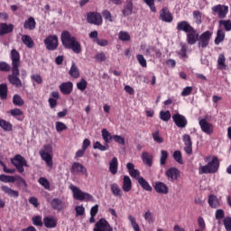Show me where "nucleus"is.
Masks as SVG:
<instances>
[{"label":"nucleus","mask_w":231,"mask_h":231,"mask_svg":"<svg viewBox=\"0 0 231 231\" xmlns=\"http://www.w3.org/2000/svg\"><path fill=\"white\" fill-rule=\"evenodd\" d=\"M10 59L12 60V67L5 61H0V71L4 73L11 71V74L7 77L10 84L15 86V88H23V81L19 78L21 75V71L19 70L21 66V54L17 50L13 49L10 53Z\"/></svg>","instance_id":"f257e3e1"},{"label":"nucleus","mask_w":231,"mask_h":231,"mask_svg":"<svg viewBox=\"0 0 231 231\" xmlns=\"http://www.w3.org/2000/svg\"><path fill=\"white\" fill-rule=\"evenodd\" d=\"M61 42L66 50H72L75 53H82V45L77 41V37L72 36L69 31L61 32Z\"/></svg>","instance_id":"f03ea898"},{"label":"nucleus","mask_w":231,"mask_h":231,"mask_svg":"<svg viewBox=\"0 0 231 231\" xmlns=\"http://www.w3.org/2000/svg\"><path fill=\"white\" fill-rule=\"evenodd\" d=\"M205 162H208V164L199 167V174H216L219 171V159L216 156L205 157Z\"/></svg>","instance_id":"7ed1b4c3"},{"label":"nucleus","mask_w":231,"mask_h":231,"mask_svg":"<svg viewBox=\"0 0 231 231\" xmlns=\"http://www.w3.org/2000/svg\"><path fill=\"white\" fill-rule=\"evenodd\" d=\"M51 152H53V148H51V144H45L43 148L40 151V156L42 160L45 162L49 169L53 168V156L51 155Z\"/></svg>","instance_id":"20e7f679"},{"label":"nucleus","mask_w":231,"mask_h":231,"mask_svg":"<svg viewBox=\"0 0 231 231\" xmlns=\"http://www.w3.org/2000/svg\"><path fill=\"white\" fill-rule=\"evenodd\" d=\"M69 189H71L74 199H77V201H93V195L81 191L77 186L71 184Z\"/></svg>","instance_id":"39448f33"},{"label":"nucleus","mask_w":231,"mask_h":231,"mask_svg":"<svg viewBox=\"0 0 231 231\" xmlns=\"http://www.w3.org/2000/svg\"><path fill=\"white\" fill-rule=\"evenodd\" d=\"M11 163L20 174H24V167H30L26 159L21 154L14 155V157L11 159Z\"/></svg>","instance_id":"423d86ee"},{"label":"nucleus","mask_w":231,"mask_h":231,"mask_svg":"<svg viewBox=\"0 0 231 231\" xmlns=\"http://www.w3.org/2000/svg\"><path fill=\"white\" fill-rule=\"evenodd\" d=\"M210 39H212V32L210 31L204 32L198 38V47L205 50L210 44Z\"/></svg>","instance_id":"0eeeda50"},{"label":"nucleus","mask_w":231,"mask_h":231,"mask_svg":"<svg viewBox=\"0 0 231 231\" xmlns=\"http://www.w3.org/2000/svg\"><path fill=\"white\" fill-rule=\"evenodd\" d=\"M45 48L50 51H55L59 48V37L57 35H49L44 40Z\"/></svg>","instance_id":"6e6552de"},{"label":"nucleus","mask_w":231,"mask_h":231,"mask_svg":"<svg viewBox=\"0 0 231 231\" xmlns=\"http://www.w3.org/2000/svg\"><path fill=\"white\" fill-rule=\"evenodd\" d=\"M211 10L214 15H218L219 19H225L228 14V6L221 4L214 5Z\"/></svg>","instance_id":"1a4fd4ad"},{"label":"nucleus","mask_w":231,"mask_h":231,"mask_svg":"<svg viewBox=\"0 0 231 231\" xmlns=\"http://www.w3.org/2000/svg\"><path fill=\"white\" fill-rule=\"evenodd\" d=\"M93 231H113V226L106 218H100L96 222Z\"/></svg>","instance_id":"9d476101"},{"label":"nucleus","mask_w":231,"mask_h":231,"mask_svg":"<svg viewBox=\"0 0 231 231\" xmlns=\"http://www.w3.org/2000/svg\"><path fill=\"white\" fill-rule=\"evenodd\" d=\"M172 121L174 122L175 125H177V127H180V129H183L185 127H187L189 121H187V117H185V116L177 113L174 114L172 116Z\"/></svg>","instance_id":"9b49d317"},{"label":"nucleus","mask_w":231,"mask_h":231,"mask_svg":"<svg viewBox=\"0 0 231 231\" xmlns=\"http://www.w3.org/2000/svg\"><path fill=\"white\" fill-rule=\"evenodd\" d=\"M87 20L88 23L90 24H96V26H100V24H102V15L98 13H88Z\"/></svg>","instance_id":"f8f14e48"},{"label":"nucleus","mask_w":231,"mask_h":231,"mask_svg":"<svg viewBox=\"0 0 231 231\" xmlns=\"http://www.w3.org/2000/svg\"><path fill=\"white\" fill-rule=\"evenodd\" d=\"M159 19L163 23H172V21H174V16H172V14H171V11H169V8L163 7L160 11Z\"/></svg>","instance_id":"ddd939ff"},{"label":"nucleus","mask_w":231,"mask_h":231,"mask_svg":"<svg viewBox=\"0 0 231 231\" xmlns=\"http://www.w3.org/2000/svg\"><path fill=\"white\" fill-rule=\"evenodd\" d=\"M200 125V129L206 134H214V125L207 121V119H200L199 122Z\"/></svg>","instance_id":"4468645a"},{"label":"nucleus","mask_w":231,"mask_h":231,"mask_svg":"<svg viewBox=\"0 0 231 231\" xmlns=\"http://www.w3.org/2000/svg\"><path fill=\"white\" fill-rule=\"evenodd\" d=\"M187 33V42L190 46L196 44L198 42V39H199V33H198V31L194 29V27Z\"/></svg>","instance_id":"2eb2a0df"},{"label":"nucleus","mask_w":231,"mask_h":231,"mask_svg":"<svg viewBox=\"0 0 231 231\" xmlns=\"http://www.w3.org/2000/svg\"><path fill=\"white\" fill-rule=\"evenodd\" d=\"M166 178L169 181H176L180 178V170L176 167L169 168L166 171Z\"/></svg>","instance_id":"dca6fc26"},{"label":"nucleus","mask_w":231,"mask_h":231,"mask_svg":"<svg viewBox=\"0 0 231 231\" xmlns=\"http://www.w3.org/2000/svg\"><path fill=\"white\" fill-rule=\"evenodd\" d=\"M51 207L53 210H56L57 212H62V210L66 208V204H64L62 199L55 198L51 201Z\"/></svg>","instance_id":"f3484780"},{"label":"nucleus","mask_w":231,"mask_h":231,"mask_svg":"<svg viewBox=\"0 0 231 231\" xmlns=\"http://www.w3.org/2000/svg\"><path fill=\"white\" fill-rule=\"evenodd\" d=\"M71 174H88V169L80 162H73L70 168Z\"/></svg>","instance_id":"a211bd4d"},{"label":"nucleus","mask_w":231,"mask_h":231,"mask_svg":"<svg viewBox=\"0 0 231 231\" xmlns=\"http://www.w3.org/2000/svg\"><path fill=\"white\" fill-rule=\"evenodd\" d=\"M182 142L185 145L184 151L186 154H192V138H190L189 134H183Z\"/></svg>","instance_id":"6ab92c4d"},{"label":"nucleus","mask_w":231,"mask_h":231,"mask_svg":"<svg viewBox=\"0 0 231 231\" xmlns=\"http://www.w3.org/2000/svg\"><path fill=\"white\" fill-rule=\"evenodd\" d=\"M153 189L157 194H169V186L162 181H156Z\"/></svg>","instance_id":"aec40b11"},{"label":"nucleus","mask_w":231,"mask_h":231,"mask_svg":"<svg viewBox=\"0 0 231 231\" xmlns=\"http://www.w3.org/2000/svg\"><path fill=\"white\" fill-rule=\"evenodd\" d=\"M194 27L190 25V23L188 21H180L177 23L176 30L177 32H184V33H188Z\"/></svg>","instance_id":"412c9836"},{"label":"nucleus","mask_w":231,"mask_h":231,"mask_svg":"<svg viewBox=\"0 0 231 231\" xmlns=\"http://www.w3.org/2000/svg\"><path fill=\"white\" fill-rule=\"evenodd\" d=\"M60 91L63 95H71L73 91V83L71 81L64 82L60 85Z\"/></svg>","instance_id":"4be33fe9"},{"label":"nucleus","mask_w":231,"mask_h":231,"mask_svg":"<svg viewBox=\"0 0 231 231\" xmlns=\"http://www.w3.org/2000/svg\"><path fill=\"white\" fill-rule=\"evenodd\" d=\"M43 225L46 228H56L57 219L53 217H45L43 218Z\"/></svg>","instance_id":"5701e85b"},{"label":"nucleus","mask_w":231,"mask_h":231,"mask_svg":"<svg viewBox=\"0 0 231 231\" xmlns=\"http://www.w3.org/2000/svg\"><path fill=\"white\" fill-rule=\"evenodd\" d=\"M14 32V24H7L6 23H0V35H6Z\"/></svg>","instance_id":"b1692460"},{"label":"nucleus","mask_w":231,"mask_h":231,"mask_svg":"<svg viewBox=\"0 0 231 231\" xmlns=\"http://www.w3.org/2000/svg\"><path fill=\"white\" fill-rule=\"evenodd\" d=\"M126 168L128 170L130 176L138 180V179L140 178V171L134 169V164L132 162H128L126 164Z\"/></svg>","instance_id":"393cba45"},{"label":"nucleus","mask_w":231,"mask_h":231,"mask_svg":"<svg viewBox=\"0 0 231 231\" xmlns=\"http://www.w3.org/2000/svg\"><path fill=\"white\" fill-rule=\"evenodd\" d=\"M208 203L211 208H218V207L221 206L219 199H217V196L214 194L208 196Z\"/></svg>","instance_id":"a878e982"},{"label":"nucleus","mask_w":231,"mask_h":231,"mask_svg":"<svg viewBox=\"0 0 231 231\" xmlns=\"http://www.w3.org/2000/svg\"><path fill=\"white\" fill-rule=\"evenodd\" d=\"M1 190L5 194H7V196H10L11 198H19V191L12 189L10 187L3 185L1 186Z\"/></svg>","instance_id":"bb28decb"},{"label":"nucleus","mask_w":231,"mask_h":231,"mask_svg":"<svg viewBox=\"0 0 231 231\" xmlns=\"http://www.w3.org/2000/svg\"><path fill=\"white\" fill-rule=\"evenodd\" d=\"M37 26V22H35V18L33 17H29L28 20H26L23 23V28L24 30H30V31H33L35 30Z\"/></svg>","instance_id":"cd10ccee"},{"label":"nucleus","mask_w":231,"mask_h":231,"mask_svg":"<svg viewBox=\"0 0 231 231\" xmlns=\"http://www.w3.org/2000/svg\"><path fill=\"white\" fill-rule=\"evenodd\" d=\"M131 189H133V181L129 176L125 175L123 178V190L124 192H130Z\"/></svg>","instance_id":"c85d7f7f"},{"label":"nucleus","mask_w":231,"mask_h":231,"mask_svg":"<svg viewBox=\"0 0 231 231\" xmlns=\"http://www.w3.org/2000/svg\"><path fill=\"white\" fill-rule=\"evenodd\" d=\"M109 172L115 176L118 172V158L114 157L109 162Z\"/></svg>","instance_id":"c756f323"},{"label":"nucleus","mask_w":231,"mask_h":231,"mask_svg":"<svg viewBox=\"0 0 231 231\" xmlns=\"http://www.w3.org/2000/svg\"><path fill=\"white\" fill-rule=\"evenodd\" d=\"M10 115L11 116H14V118H16V120H19V122H23V120H24L23 113L19 108H14L10 110Z\"/></svg>","instance_id":"7c9ffc66"},{"label":"nucleus","mask_w":231,"mask_h":231,"mask_svg":"<svg viewBox=\"0 0 231 231\" xmlns=\"http://www.w3.org/2000/svg\"><path fill=\"white\" fill-rule=\"evenodd\" d=\"M69 75H70L72 79H79V77H80V70L79 69V67H77V64H75V61L71 64Z\"/></svg>","instance_id":"2f4dec72"},{"label":"nucleus","mask_w":231,"mask_h":231,"mask_svg":"<svg viewBox=\"0 0 231 231\" xmlns=\"http://www.w3.org/2000/svg\"><path fill=\"white\" fill-rule=\"evenodd\" d=\"M14 178H15L17 187L26 191L28 189V183H26V180L19 175Z\"/></svg>","instance_id":"473e14b6"},{"label":"nucleus","mask_w":231,"mask_h":231,"mask_svg":"<svg viewBox=\"0 0 231 231\" xmlns=\"http://www.w3.org/2000/svg\"><path fill=\"white\" fill-rule=\"evenodd\" d=\"M138 183L143 189V190H146L147 192H152V187H151V184L143 177H140L138 179Z\"/></svg>","instance_id":"72a5a7b5"},{"label":"nucleus","mask_w":231,"mask_h":231,"mask_svg":"<svg viewBox=\"0 0 231 231\" xmlns=\"http://www.w3.org/2000/svg\"><path fill=\"white\" fill-rule=\"evenodd\" d=\"M22 42L26 45L27 48L32 49L35 46V42H33V39L30 37L28 34H24L22 36Z\"/></svg>","instance_id":"f704fd0d"},{"label":"nucleus","mask_w":231,"mask_h":231,"mask_svg":"<svg viewBox=\"0 0 231 231\" xmlns=\"http://www.w3.org/2000/svg\"><path fill=\"white\" fill-rule=\"evenodd\" d=\"M142 160L148 167H152V155L147 152L142 153Z\"/></svg>","instance_id":"c9c22d12"},{"label":"nucleus","mask_w":231,"mask_h":231,"mask_svg":"<svg viewBox=\"0 0 231 231\" xmlns=\"http://www.w3.org/2000/svg\"><path fill=\"white\" fill-rule=\"evenodd\" d=\"M0 127L1 129H3V131H6V132H10L14 130V125L10 122L5 119H0Z\"/></svg>","instance_id":"e433bc0d"},{"label":"nucleus","mask_w":231,"mask_h":231,"mask_svg":"<svg viewBox=\"0 0 231 231\" xmlns=\"http://www.w3.org/2000/svg\"><path fill=\"white\" fill-rule=\"evenodd\" d=\"M110 189L112 194H114L116 198H122V189H120V186L116 183H113L110 185Z\"/></svg>","instance_id":"4c0bfd02"},{"label":"nucleus","mask_w":231,"mask_h":231,"mask_svg":"<svg viewBox=\"0 0 231 231\" xmlns=\"http://www.w3.org/2000/svg\"><path fill=\"white\" fill-rule=\"evenodd\" d=\"M0 98L1 100L8 98V86L6 84H0Z\"/></svg>","instance_id":"58836bf2"},{"label":"nucleus","mask_w":231,"mask_h":231,"mask_svg":"<svg viewBox=\"0 0 231 231\" xmlns=\"http://www.w3.org/2000/svg\"><path fill=\"white\" fill-rule=\"evenodd\" d=\"M101 134L105 143L106 144L109 143L111 140H113V135H111V133H109V131H107L106 128L102 129Z\"/></svg>","instance_id":"ea45409f"},{"label":"nucleus","mask_w":231,"mask_h":231,"mask_svg":"<svg viewBox=\"0 0 231 231\" xmlns=\"http://www.w3.org/2000/svg\"><path fill=\"white\" fill-rule=\"evenodd\" d=\"M131 14H133V2L129 1L125 5V8L123 10V15L125 17H127V16L131 15Z\"/></svg>","instance_id":"a19ab883"},{"label":"nucleus","mask_w":231,"mask_h":231,"mask_svg":"<svg viewBox=\"0 0 231 231\" xmlns=\"http://www.w3.org/2000/svg\"><path fill=\"white\" fill-rule=\"evenodd\" d=\"M118 39L123 42H129V41H131V34L125 31H121L118 33Z\"/></svg>","instance_id":"79ce46f5"},{"label":"nucleus","mask_w":231,"mask_h":231,"mask_svg":"<svg viewBox=\"0 0 231 231\" xmlns=\"http://www.w3.org/2000/svg\"><path fill=\"white\" fill-rule=\"evenodd\" d=\"M0 181H2V183H15V177L14 176H10V175L1 174L0 175Z\"/></svg>","instance_id":"37998d69"},{"label":"nucleus","mask_w":231,"mask_h":231,"mask_svg":"<svg viewBox=\"0 0 231 231\" xmlns=\"http://www.w3.org/2000/svg\"><path fill=\"white\" fill-rule=\"evenodd\" d=\"M224 41H225V32L219 29L217 32V37L215 38V44L218 45L220 42H223Z\"/></svg>","instance_id":"c03bdc74"},{"label":"nucleus","mask_w":231,"mask_h":231,"mask_svg":"<svg viewBox=\"0 0 231 231\" xmlns=\"http://www.w3.org/2000/svg\"><path fill=\"white\" fill-rule=\"evenodd\" d=\"M226 58H225V54H219L218 59H217V66L219 69H225L226 68Z\"/></svg>","instance_id":"a18cd8bd"},{"label":"nucleus","mask_w":231,"mask_h":231,"mask_svg":"<svg viewBox=\"0 0 231 231\" xmlns=\"http://www.w3.org/2000/svg\"><path fill=\"white\" fill-rule=\"evenodd\" d=\"M203 14L199 10L193 11V19L195 20L196 24H201L203 21L201 18Z\"/></svg>","instance_id":"49530a36"},{"label":"nucleus","mask_w":231,"mask_h":231,"mask_svg":"<svg viewBox=\"0 0 231 231\" xmlns=\"http://www.w3.org/2000/svg\"><path fill=\"white\" fill-rule=\"evenodd\" d=\"M13 104L14 106H18V107H21V106H24V100H23V97H21V96L15 94L13 97Z\"/></svg>","instance_id":"de8ad7c7"},{"label":"nucleus","mask_w":231,"mask_h":231,"mask_svg":"<svg viewBox=\"0 0 231 231\" xmlns=\"http://www.w3.org/2000/svg\"><path fill=\"white\" fill-rule=\"evenodd\" d=\"M169 158V152L165 150L161 151V156H160V165L163 166L165 163H167V160Z\"/></svg>","instance_id":"09e8293b"},{"label":"nucleus","mask_w":231,"mask_h":231,"mask_svg":"<svg viewBox=\"0 0 231 231\" xmlns=\"http://www.w3.org/2000/svg\"><path fill=\"white\" fill-rule=\"evenodd\" d=\"M32 225L34 226H42L44 223H42V217L41 216H34L32 217Z\"/></svg>","instance_id":"8fccbe9b"},{"label":"nucleus","mask_w":231,"mask_h":231,"mask_svg":"<svg viewBox=\"0 0 231 231\" xmlns=\"http://www.w3.org/2000/svg\"><path fill=\"white\" fill-rule=\"evenodd\" d=\"M160 118L162 120V122H169V120H171V111H161Z\"/></svg>","instance_id":"3c124183"},{"label":"nucleus","mask_w":231,"mask_h":231,"mask_svg":"<svg viewBox=\"0 0 231 231\" xmlns=\"http://www.w3.org/2000/svg\"><path fill=\"white\" fill-rule=\"evenodd\" d=\"M173 160H175L177 163H180V165L183 164V156L181 155V152L175 151L173 152Z\"/></svg>","instance_id":"603ef678"},{"label":"nucleus","mask_w":231,"mask_h":231,"mask_svg":"<svg viewBox=\"0 0 231 231\" xmlns=\"http://www.w3.org/2000/svg\"><path fill=\"white\" fill-rule=\"evenodd\" d=\"M219 24H220V26H224L226 32L231 31V21L230 20H220Z\"/></svg>","instance_id":"864d4df0"},{"label":"nucleus","mask_w":231,"mask_h":231,"mask_svg":"<svg viewBox=\"0 0 231 231\" xmlns=\"http://www.w3.org/2000/svg\"><path fill=\"white\" fill-rule=\"evenodd\" d=\"M87 88L88 81L84 79H81L80 81L77 83V88L79 89V91H85Z\"/></svg>","instance_id":"5fc2aeb1"},{"label":"nucleus","mask_w":231,"mask_h":231,"mask_svg":"<svg viewBox=\"0 0 231 231\" xmlns=\"http://www.w3.org/2000/svg\"><path fill=\"white\" fill-rule=\"evenodd\" d=\"M38 182H39L40 185H42V187H43L46 190H50V181L47 180L46 178L41 177V178L39 179Z\"/></svg>","instance_id":"6e6d98bb"},{"label":"nucleus","mask_w":231,"mask_h":231,"mask_svg":"<svg viewBox=\"0 0 231 231\" xmlns=\"http://www.w3.org/2000/svg\"><path fill=\"white\" fill-rule=\"evenodd\" d=\"M145 221L149 223L150 225H152L154 223V217L152 216V213H151L150 210L146 211L143 216Z\"/></svg>","instance_id":"4d7b16f0"},{"label":"nucleus","mask_w":231,"mask_h":231,"mask_svg":"<svg viewBox=\"0 0 231 231\" xmlns=\"http://www.w3.org/2000/svg\"><path fill=\"white\" fill-rule=\"evenodd\" d=\"M66 129H68V126L66 125V124H64L60 121L56 122L57 133H62V131H66Z\"/></svg>","instance_id":"13d9d810"},{"label":"nucleus","mask_w":231,"mask_h":231,"mask_svg":"<svg viewBox=\"0 0 231 231\" xmlns=\"http://www.w3.org/2000/svg\"><path fill=\"white\" fill-rule=\"evenodd\" d=\"M136 59H137L139 64L142 66V68H147V60H145L143 55L137 54Z\"/></svg>","instance_id":"bf43d9fd"},{"label":"nucleus","mask_w":231,"mask_h":231,"mask_svg":"<svg viewBox=\"0 0 231 231\" xmlns=\"http://www.w3.org/2000/svg\"><path fill=\"white\" fill-rule=\"evenodd\" d=\"M94 149H98V151H107V149H109V144H106L103 145L102 143H100V142H96L94 143Z\"/></svg>","instance_id":"052dcab7"},{"label":"nucleus","mask_w":231,"mask_h":231,"mask_svg":"<svg viewBox=\"0 0 231 231\" xmlns=\"http://www.w3.org/2000/svg\"><path fill=\"white\" fill-rule=\"evenodd\" d=\"M75 211L76 217H79V216H84V214H86V208H84V206H76Z\"/></svg>","instance_id":"680f3d73"},{"label":"nucleus","mask_w":231,"mask_h":231,"mask_svg":"<svg viewBox=\"0 0 231 231\" xmlns=\"http://www.w3.org/2000/svg\"><path fill=\"white\" fill-rule=\"evenodd\" d=\"M215 217L217 221H221V219H225V210L217 209L215 213Z\"/></svg>","instance_id":"e2e57ef3"},{"label":"nucleus","mask_w":231,"mask_h":231,"mask_svg":"<svg viewBox=\"0 0 231 231\" xmlns=\"http://www.w3.org/2000/svg\"><path fill=\"white\" fill-rule=\"evenodd\" d=\"M113 140L116 143H119V145H125V138L121 135H113Z\"/></svg>","instance_id":"0e129e2a"},{"label":"nucleus","mask_w":231,"mask_h":231,"mask_svg":"<svg viewBox=\"0 0 231 231\" xmlns=\"http://www.w3.org/2000/svg\"><path fill=\"white\" fill-rule=\"evenodd\" d=\"M152 138L157 143H163V137L160 136V131H156L152 134Z\"/></svg>","instance_id":"69168bd1"},{"label":"nucleus","mask_w":231,"mask_h":231,"mask_svg":"<svg viewBox=\"0 0 231 231\" xmlns=\"http://www.w3.org/2000/svg\"><path fill=\"white\" fill-rule=\"evenodd\" d=\"M95 59L97 62H105V60H107V57L106 56V53L99 52L95 56Z\"/></svg>","instance_id":"338daca9"},{"label":"nucleus","mask_w":231,"mask_h":231,"mask_svg":"<svg viewBox=\"0 0 231 231\" xmlns=\"http://www.w3.org/2000/svg\"><path fill=\"white\" fill-rule=\"evenodd\" d=\"M224 226L226 231H231V217H226L223 220Z\"/></svg>","instance_id":"774afa93"}]
</instances>
